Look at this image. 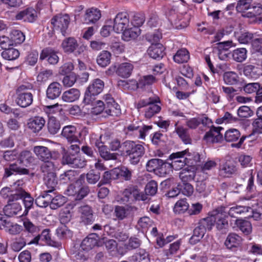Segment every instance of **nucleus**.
Returning <instances> with one entry per match:
<instances>
[{
  "instance_id": "obj_1",
  "label": "nucleus",
  "mask_w": 262,
  "mask_h": 262,
  "mask_svg": "<svg viewBox=\"0 0 262 262\" xmlns=\"http://www.w3.org/2000/svg\"><path fill=\"white\" fill-rule=\"evenodd\" d=\"M169 159L172 161L169 163L170 168L179 170L186 164L192 167L197 165V163L200 161V155L198 152L191 153L188 149H186L172 154Z\"/></svg>"
},
{
  "instance_id": "obj_2",
  "label": "nucleus",
  "mask_w": 262,
  "mask_h": 262,
  "mask_svg": "<svg viewBox=\"0 0 262 262\" xmlns=\"http://www.w3.org/2000/svg\"><path fill=\"white\" fill-rule=\"evenodd\" d=\"M166 15L171 23L178 29L185 28L189 25L190 15L186 12L178 13L176 8L167 10Z\"/></svg>"
},
{
  "instance_id": "obj_3",
  "label": "nucleus",
  "mask_w": 262,
  "mask_h": 262,
  "mask_svg": "<svg viewBox=\"0 0 262 262\" xmlns=\"http://www.w3.org/2000/svg\"><path fill=\"white\" fill-rule=\"evenodd\" d=\"M225 207H219L212 211L210 212L208 216L206 218L210 220L211 223V229L216 224V228L220 230L226 228L228 225V221L226 220V211Z\"/></svg>"
},
{
  "instance_id": "obj_4",
  "label": "nucleus",
  "mask_w": 262,
  "mask_h": 262,
  "mask_svg": "<svg viewBox=\"0 0 262 262\" xmlns=\"http://www.w3.org/2000/svg\"><path fill=\"white\" fill-rule=\"evenodd\" d=\"M156 81V78L151 75H145L141 77L137 82L135 80L129 81L119 80L118 84L119 86H122L125 89H135L137 88L145 89L154 83Z\"/></svg>"
},
{
  "instance_id": "obj_5",
  "label": "nucleus",
  "mask_w": 262,
  "mask_h": 262,
  "mask_svg": "<svg viewBox=\"0 0 262 262\" xmlns=\"http://www.w3.org/2000/svg\"><path fill=\"white\" fill-rule=\"evenodd\" d=\"M126 153L129 157L131 164L136 165L139 163L141 158L144 154V148L141 144H137L133 141L125 143Z\"/></svg>"
},
{
  "instance_id": "obj_6",
  "label": "nucleus",
  "mask_w": 262,
  "mask_h": 262,
  "mask_svg": "<svg viewBox=\"0 0 262 262\" xmlns=\"http://www.w3.org/2000/svg\"><path fill=\"white\" fill-rule=\"evenodd\" d=\"M33 88L32 84L21 85L17 90L16 102L19 106L26 107L31 105L33 102L32 94L26 91Z\"/></svg>"
},
{
  "instance_id": "obj_7",
  "label": "nucleus",
  "mask_w": 262,
  "mask_h": 262,
  "mask_svg": "<svg viewBox=\"0 0 262 262\" xmlns=\"http://www.w3.org/2000/svg\"><path fill=\"white\" fill-rule=\"evenodd\" d=\"M134 197L136 200L145 201L147 197L144 194L140 193L139 191L132 187L125 189L123 191H120L118 193L115 198L117 202L125 204L128 202L130 199Z\"/></svg>"
},
{
  "instance_id": "obj_8",
  "label": "nucleus",
  "mask_w": 262,
  "mask_h": 262,
  "mask_svg": "<svg viewBox=\"0 0 262 262\" xmlns=\"http://www.w3.org/2000/svg\"><path fill=\"white\" fill-rule=\"evenodd\" d=\"M134 68V65L130 62L121 63L117 66H112L106 71L108 75H111L114 72L120 77L124 78L129 77Z\"/></svg>"
},
{
  "instance_id": "obj_9",
  "label": "nucleus",
  "mask_w": 262,
  "mask_h": 262,
  "mask_svg": "<svg viewBox=\"0 0 262 262\" xmlns=\"http://www.w3.org/2000/svg\"><path fill=\"white\" fill-rule=\"evenodd\" d=\"M211 220L209 218L201 220L199 225L193 231V235L190 238V243H195L199 242L205 235L207 230H211Z\"/></svg>"
},
{
  "instance_id": "obj_10",
  "label": "nucleus",
  "mask_w": 262,
  "mask_h": 262,
  "mask_svg": "<svg viewBox=\"0 0 262 262\" xmlns=\"http://www.w3.org/2000/svg\"><path fill=\"white\" fill-rule=\"evenodd\" d=\"M129 25V15L125 12L118 13L113 20V31L116 33H121Z\"/></svg>"
},
{
  "instance_id": "obj_11",
  "label": "nucleus",
  "mask_w": 262,
  "mask_h": 262,
  "mask_svg": "<svg viewBox=\"0 0 262 262\" xmlns=\"http://www.w3.org/2000/svg\"><path fill=\"white\" fill-rule=\"evenodd\" d=\"M33 151L37 157L42 161H45V164L42 166V169L43 172H46L48 170L46 168H49V170L53 169V166L51 163L47 162L51 157V154L49 150L45 146H36L34 147Z\"/></svg>"
},
{
  "instance_id": "obj_12",
  "label": "nucleus",
  "mask_w": 262,
  "mask_h": 262,
  "mask_svg": "<svg viewBox=\"0 0 262 262\" xmlns=\"http://www.w3.org/2000/svg\"><path fill=\"white\" fill-rule=\"evenodd\" d=\"M81 181L77 180L74 184L70 185L67 189L69 195L76 196V200H81L89 192L88 186L81 187Z\"/></svg>"
},
{
  "instance_id": "obj_13",
  "label": "nucleus",
  "mask_w": 262,
  "mask_h": 262,
  "mask_svg": "<svg viewBox=\"0 0 262 262\" xmlns=\"http://www.w3.org/2000/svg\"><path fill=\"white\" fill-rule=\"evenodd\" d=\"M70 23V17L68 14H58L51 20V24L55 30L60 31L64 35Z\"/></svg>"
},
{
  "instance_id": "obj_14",
  "label": "nucleus",
  "mask_w": 262,
  "mask_h": 262,
  "mask_svg": "<svg viewBox=\"0 0 262 262\" xmlns=\"http://www.w3.org/2000/svg\"><path fill=\"white\" fill-rule=\"evenodd\" d=\"M257 9V11L259 9H261L260 6L256 7L252 4V0H240L238 2L236 9L239 12H244L246 10H251L250 11L248 12L246 15L247 17H253L256 15L258 13L255 9Z\"/></svg>"
},
{
  "instance_id": "obj_15",
  "label": "nucleus",
  "mask_w": 262,
  "mask_h": 262,
  "mask_svg": "<svg viewBox=\"0 0 262 262\" xmlns=\"http://www.w3.org/2000/svg\"><path fill=\"white\" fill-rule=\"evenodd\" d=\"M103 88L104 83L101 80L99 79L94 80L87 88L85 93L84 101H86L87 99L89 100V97L92 96L100 94L102 91Z\"/></svg>"
},
{
  "instance_id": "obj_16",
  "label": "nucleus",
  "mask_w": 262,
  "mask_h": 262,
  "mask_svg": "<svg viewBox=\"0 0 262 262\" xmlns=\"http://www.w3.org/2000/svg\"><path fill=\"white\" fill-rule=\"evenodd\" d=\"M105 102V113L111 116H118L121 114L119 105L116 103L110 95L104 96Z\"/></svg>"
},
{
  "instance_id": "obj_17",
  "label": "nucleus",
  "mask_w": 262,
  "mask_h": 262,
  "mask_svg": "<svg viewBox=\"0 0 262 262\" xmlns=\"http://www.w3.org/2000/svg\"><path fill=\"white\" fill-rule=\"evenodd\" d=\"M102 136L99 137L100 141L97 140L95 142V146L98 148L99 154L101 158L105 160H115L117 158V154H111L104 145V141H102Z\"/></svg>"
},
{
  "instance_id": "obj_18",
  "label": "nucleus",
  "mask_w": 262,
  "mask_h": 262,
  "mask_svg": "<svg viewBox=\"0 0 262 262\" xmlns=\"http://www.w3.org/2000/svg\"><path fill=\"white\" fill-rule=\"evenodd\" d=\"M222 129L221 127H212L207 132L204 137V139L208 143H218L220 142L223 139V136L220 131Z\"/></svg>"
},
{
  "instance_id": "obj_19",
  "label": "nucleus",
  "mask_w": 262,
  "mask_h": 262,
  "mask_svg": "<svg viewBox=\"0 0 262 262\" xmlns=\"http://www.w3.org/2000/svg\"><path fill=\"white\" fill-rule=\"evenodd\" d=\"M13 194H12V199L9 200L8 204L4 208V213L8 216L17 214L21 210L20 204L14 201L16 200V196L14 197Z\"/></svg>"
},
{
  "instance_id": "obj_20",
  "label": "nucleus",
  "mask_w": 262,
  "mask_h": 262,
  "mask_svg": "<svg viewBox=\"0 0 262 262\" xmlns=\"http://www.w3.org/2000/svg\"><path fill=\"white\" fill-rule=\"evenodd\" d=\"M106 248L112 256H117L118 254L123 255L126 251L123 249V244L118 245L114 239H109L105 242Z\"/></svg>"
},
{
  "instance_id": "obj_21",
  "label": "nucleus",
  "mask_w": 262,
  "mask_h": 262,
  "mask_svg": "<svg viewBox=\"0 0 262 262\" xmlns=\"http://www.w3.org/2000/svg\"><path fill=\"white\" fill-rule=\"evenodd\" d=\"M121 38L125 41H129L135 39L141 33L140 28L133 27L131 25L122 31Z\"/></svg>"
},
{
  "instance_id": "obj_22",
  "label": "nucleus",
  "mask_w": 262,
  "mask_h": 262,
  "mask_svg": "<svg viewBox=\"0 0 262 262\" xmlns=\"http://www.w3.org/2000/svg\"><path fill=\"white\" fill-rule=\"evenodd\" d=\"M16 190V193H14L13 195L16 196V200L23 199L26 208L25 211H28L33 204V199L24 191L21 187H19V189Z\"/></svg>"
},
{
  "instance_id": "obj_23",
  "label": "nucleus",
  "mask_w": 262,
  "mask_h": 262,
  "mask_svg": "<svg viewBox=\"0 0 262 262\" xmlns=\"http://www.w3.org/2000/svg\"><path fill=\"white\" fill-rule=\"evenodd\" d=\"M40 59L41 60L47 59L50 64H55L59 61L57 52L51 48L43 49L40 53Z\"/></svg>"
},
{
  "instance_id": "obj_24",
  "label": "nucleus",
  "mask_w": 262,
  "mask_h": 262,
  "mask_svg": "<svg viewBox=\"0 0 262 262\" xmlns=\"http://www.w3.org/2000/svg\"><path fill=\"white\" fill-rule=\"evenodd\" d=\"M98 236L96 234L92 233L85 238L81 244V249L86 251L92 249L96 245L100 246L97 242Z\"/></svg>"
},
{
  "instance_id": "obj_25",
  "label": "nucleus",
  "mask_w": 262,
  "mask_h": 262,
  "mask_svg": "<svg viewBox=\"0 0 262 262\" xmlns=\"http://www.w3.org/2000/svg\"><path fill=\"white\" fill-rule=\"evenodd\" d=\"M79 211L80 213L81 221L84 224H91L94 221L93 211L90 206L88 205L81 206Z\"/></svg>"
},
{
  "instance_id": "obj_26",
  "label": "nucleus",
  "mask_w": 262,
  "mask_h": 262,
  "mask_svg": "<svg viewBox=\"0 0 262 262\" xmlns=\"http://www.w3.org/2000/svg\"><path fill=\"white\" fill-rule=\"evenodd\" d=\"M100 17V11L97 8H91L86 10L84 20L86 24H93L98 21Z\"/></svg>"
},
{
  "instance_id": "obj_27",
  "label": "nucleus",
  "mask_w": 262,
  "mask_h": 262,
  "mask_svg": "<svg viewBox=\"0 0 262 262\" xmlns=\"http://www.w3.org/2000/svg\"><path fill=\"white\" fill-rule=\"evenodd\" d=\"M80 96V93L78 89L72 88L63 93L61 99L64 102L71 103L78 100Z\"/></svg>"
},
{
  "instance_id": "obj_28",
  "label": "nucleus",
  "mask_w": 262,
  "mask_h": 262,
  "mask_svg": "<svg viewBox=\"0 0 262 262\" xmlns=\"http://www.w3.org/2000/svg\"><path fill=\"white\" fill-rule=\"evenodd\" d=\"M164 47L159 43H152L149 47L147 52L148 55L154 59H159L164 55Z\"/></svg>"
},
{
  "instance_id": "obj_29",
  "label": "nucleus",
  "mask_w": 262,
  "mask_h": 262,
  "mask_svg": "<svg viewBox=\"0 0 262 262\" xmlns=\"http://www.w3.org/2000/svg\"><path fill=\"white\" fill-rule=\"evenodd\" d=\"M77 40L73 37L65 38L62 42L61 48L66 53H73L78 47Z\"/></svg>"
},
{
  "instance_id": "obj_30",
  "label": "nucleus",
  "mask_w": 262,
  "mask_h": 262,
  "mask_svg": "<svg viewBox=\"0 0 262 262\" xmlns=\"http://www.w3.org/2000/svg\"><path fill=\"white\" fill-rule=\"evenodd\" d=\"M45 124V119L41 117H35L30 119L28 123V127L33 132L40 131Z\"/></svg>"
},
{
  "instance_id": "obj_31",
  "label": "nucleus",
  "mask_w": 262,
  "mask_h": 262,
  "mask_svg": "<svg viewBox=\"0 0 262 262\" xmlns=\"http://www.w3.org/2000/svg\"><path fill=\"white\" fill-rule=\"evenodd\" d=\"M242 242V237L236 234H229L225 240V245L228 249H232L233 248L239 246Z\"/></svg>"
},
{
  "instance_id": "obj_32",
  "label": "nucleus",
  "mask_w": 262,
  "mask_h": 262,
  "mask_svg": "<svg viewBox=\"0 0 262 262\" xmlns=\"http://www.w3.org/2000/svg\"><path fill=\"white\" fill-rule=\"evenodd\" d=\"M61 85L58 82L51 83L47 90V96L50 99L57 98L61 94Z\"/></svg>"
},
{
  "instance_id": "obj_33",
  "label": "nucleus",
  "mask_w": 262,
  "mask_h": 262,
  "mask_svg": "<svg viewBox=\"0 0 262 262\" xmlns=\"http://www.w3.org/2000/svg\"><path fill=\"white\" fill-rule=\"evenodd\" d=\"M140 124L141 125H138L134 124H132L128 126L127 129L130 131H138L139 133V138L141 139H144L149 131L151 129V126L144 125L141 123Z\"/></svg>"
},
{
  "instance_id": "obj_34",
  "label": "nucleus",
  "mask_w": 262,
  "mask_h": 262,
  "mask_svg": "<svg viewBox=\"0 0 262 262\" xmlns=\"http://www.w3.org/2000/svg\"><path fill=\"white\" fill-rule=\"evenodd\" d=\"M76 132V128L74 126L68 125L63 128L62 135L66 137L69 141L75 142L77 140Z\"/></svg>"
},
{
  "instance_id": "obj_35",
  "label": "nucleus",
  "mask_w": 262,
  "mask_h": 262,
  "mask_svg": "<svg viewBox=\"0 0 262 262\" xmlns=\"http://www.w3.org/2000/svg\"><path fill=\"white\" fill-rule=\"evenodd\" d=\"M46 170L50 171L49 168H46ZM52 169L50 170L51 171ZM45 181L47 186L50 188V189L46 191V192H51L53 190V188L57 184V180L56 179V176L55 173L52 171L48 173L46 177L45 178Z\"/></svg>"
},
{
  "instance_id": "obj_36",
  "label": "nucleus",
  "mask_w": 262,
  "mask_h": 262,
  "mask_svg": "<svg viewBox=\"0 0 262 262\" xmlns=\"http://www.w3.org/2000/svg\"><path fill=\"white\" fill-rule=\"evenodd\" d=\"M251 210V208L249 207L235 205L230 208L228 214L232 217H235L237 215L245 214Z\"/></svg>"
},
{
  "instance_id": "obj_37",
  "label": "nucleus",
  "mask_w": 262,
  "mask_h": 262,
  "mask_svg": "<svg viewBox=\"0 0 262 262\" xmlns=\"http://www.w3.org/2000/svg\"><path fill=\"white\" fill-rule=\"evenodd\" d=\"M232 56L234 61L242 62L247 57V50L245 48H237L232 51Z\"/></svg>"
},
{
  "instance_id": "obj_38",
  "label": "nucleus",
  "mask_w": 262,
  "mask_h": 262,
  "mask_svg": "<svg viewBox=\"0 0 262 262\" xmlns=\"http://www.w3.org/2000/svg\"><path fill=\"white\" fill-rule=\"evenodd\" d=\"M22 185V181H18L13 184L11 189L9 187L3 188L0 191V194L3 198H7L10 195V200H12V194L16 193V190L18 189L19 187H21Z\"/></svg>"
},
{
  "instance_id": "obj_39",
  "label": "nucleus",
  "mask_w": 262,
  "mask_h": 262,
  "mask_svg": "<svg viewBox=\"0 0 262 262\" xmlns=\"http://www.w3.org/2000/svg\"><path fill=\"white\" fill-rule=\"evenodd\" d=\"M43 110L49 118L54 117V115H59L62 111V105L56 103L52 105L45 106Z\"/></svg>"
},
{
  "instance_id": "obj_40",
  "label": "nucleus",
  "mask_w": 262,
  "mask_h": 262,
  "mask_svg": "<svg viewBox=\"0 0 262 262\" xmlns=\"http://www.w3.org/2000/svg\"><path fill=\"white\" fill-rule=\"evenodd\" d=\"M111 54L107 51H102L97 58V62L101 67H105L111 62Z\"/></svg>"
},
{
  "instance_id": "obj_41",
  "label": "nucleus",
  "mask_w": 262,
  "mask_h": 262,
  "mask_svg": "<svg viewBox=\"0 0 262 262\" xmlns=\"http://www.w3.org/2000/svg\"><path fill=\"white\" fill-rule=\"evenodd\" d=\"M235 171V166L230 162H227L221 165L220 170L221 175L227 177H229Z\"/></svg>"
},
{
  "instance_id": "obj_42",
  "label": "nucleus",
  "mask_w": 262,
  "mask_h": 262,
  "mask_svg": "<svg viewBox=\"0 0 262 262\" xmlns=\"http://www.w3.org/2000/svg\"><path fill=\"white\" fill-rule=\"evenodd\" d=\"M235 224L245 235H249L251 233L252 227L250 222L242 219H237Z\"/></svg>"
},
{
  "instance_id": "obj_43",
  "label": "nucleus",
  "mask_w": 262,
  "mask_h": 262,
  "mask_svg": "<svg viewBox=\"0 0 262 262\" xmlns=\"http://www.w3.org/2000/svg\"><path fill=\"white\" fill-rule=\"evenodd\" d=\"M189 59V52L185 49H182L178 50L173 56L174 61L178 63L186 62Z\"/></svg>"
},
{
  "instance_id": "obj_44",
  "label": "nucleus",
  "mask_w": 262,
  "mask_h": 262,
  "mask_svg": "<svg viewBox=\"0 0 262 262\" xmlns=\"http://www.w3.org/2000/svg\"><path fill=\"white\" fill-rule=\"evenodd\" d=\"M189 204L186 199H183L178 201L173 207V211L176 213L182 214L186 211H188Z\"/></svg>"
},
{
  "instance_id": "obj_45",
  "label": "nucleus",
  "mask_w": 262,
  "mask_h": 262,
  "mask_svg": "<svg viewBox=\"0 0 262 262\" xmlns=\"http://www.w3.org/2000/svg\"><path fill=\"white\" fill-rule=\"evenodd\" d=\"M28 170L20 166H18L16 164H11L8 168H5V176L8 177L14 173H27Z\"/></svg>"
},
{
  "instance_id": "obj_46",
  "label": "nucleus",
  "mask_w": 262,
  "mask_h": 262,
  "mask_svg": "<svg viewBox=\"0 0 262 262\" xmlns=\"http://www.w3.org/2000/svg\"><path fill=\"white\" fill-rule=\"evenodd\" d=\"M19 52L17 50L9 48V47L2 53L3 58L8 60H15L19 57Z\"/></svg>"
},
{
  "instance_id": "obj_47",
  "label": "nucleus",
  "mask_w": 262,
  "mask_h": 262,
  "mask_svg": "<svg viewBox=\"0 0 262 262\" xmlns=\"http://www.w3.org/2000/svg\"><path fill=\"white\" fill-rule=\"evenodd\" d=\"M235 36L240 43L247 44L250 42L252 38V34L248 32H236Z\"/></svg>"
},
{
  "instance_id": "obj_48",
  "label": "nucleus",
  "mask_w": 262,
  "mask_h": 262,
  "mask_svg": "<svg viewBox=\"0 0 262 262\" xmlns=\"http://www.w3.org/2000/svg\"><path fill=\"white\" fill-rule=\"evenodd\" d=\"M223 80L226 84L233 85L238 82V76L234 72H227L223 75Z\"/></svg>"
},
{
  "instance_id": "obj_49",
  "label": "nucleus",
  "mask_w": 262,
  "mask_h": 262,
  "mask_svg": "<svg viewBox=\"0 0 262 262\" xmlns=\"http://www.w3.org/2000/svg\"><path fill=\"white\" fill-rule=\"evenodd\" d=\"M241 136L239 132L235 128H230L225 133L224 138L227 142L236 141Z\"/></svg>"
},
{
  "instance_id": "obj_50",
  "label": "nucleus",
  "mask_w": 262,
  "mask_h": 262,
  "mask_svg": "<svg viewBox=\"0 0 262 262\" xmlns=\"http://www.w3.org/2000/svg\"><path fill=\"white\" fill-rule=\"evenodd\" d=\"M177 125V123L176 124V126ZM175 131L185 144L190 143V139L187 129L183 126H178L176 127Z\"/></svg>"
},
{
  "instance_id": "obj_51",
  "label": "nucleus",
  "mask_w": 262,
  "mask_h": 262,
  "mask_svg": "<svg viewBox=\"0 0 262 262\" xmlns=\"http://www.w3.org/2000/svg\"><path fill=\"white\" fill-rule=\"evenodd\" d=\"M32 160L31 153L29 151H23L18 154V162L23 166H27Z\"/></svg>"
},
{
  "instance_id": "obj_52",
  "label": "nucleus",
  "mask_w": 262,
  "mask_h": 262,
  "mask_svg": "<svg viewBox=\"0 0 262 262\" xmlns=\"http://www.w3.org/2000/svg\"><path fill=\"white\" fill-rule=\"evenodd\" d=\"M48 128L50 134L55 135L57 134L60 128L59 122L55 117H50L48 122Z\"/></svg>"
},
{
  "instance_id": "obj_53",
  "label": "nucleus",
  "mask_w": 262,
  "mask_h": 262,
  "mask_svg": "<svg viewBox=\"0 0 262 262\" xmlns=\"http://www.w3.org/2000/svg\"><path fill=\"white\" fill-rule=\"evenodd\" d=\"M10 38L12 42L13 46H16L24 41L25 36L24 34L20 31L13 30L10 34Z\"/></svg>"
},
{
  "instance_id": "obj_54",
  "label": "nucleus",
  "mask_w": 262,
  "mask_h": 262,
  "mask_svg": "<svg viewBox=\"0 0 262 262\" xmlns=\"http://www.w3.org/2000/svg\"><path fill=\"white\" fill-rule=\"evenodd\" d=\"M156 102H157V101L147 105L145 110V116L146 118H150L155 114L160 112L161 107Z\"/></svg>"
},
{
  "instance_id": "obj_55",
  "label": "nucleus",
  "mask_w": 262,
  "mask_h": 262,
  "mask_svg": "<svg viewBox=\"0 0 262 262\" xmlns=\"http://www.w3.org/2000/svg\"><path fill=\"white\" fill-rule=\"evenodd\" d=\"M56 234L60 238L63 239L71 238L73 234L65 225L61 224L56 229Z\"/></svg>"
},
{
  "instance_id": "obj_56",
  "label": "nucleus",
  "mask_w": 262,
  "mask_h": 262,
  "mask_svg": "<svg viewBox=\"0 0 262 262\" xmlns=\"http://www.w3.org/2000/svg\"><path fill=\"white\" fill-rule=\"evenodd\" d=\"M195 172L193 170L185 168L180 172V178L182 183H187L193 180Z\"/></svg>"
},
{
  "instance_id": "obj_57",
  "label": "nucleus",
  "mask_w": 262,
  "mask_h": 262,
  "mask_svg": "<svg viewBox=\"0 0 262 262\" xmlns=\"http://www.w3.org/2000/svg\"><path fill=\"white\" fill-rule=\"evenodd\" d=\"M134 262H150L148 254L144 250H140L132 257Z\"/></svg>"
},
{
  "instance_id": "obj_58",
  "label": "nucleus",
  "mask_w": 262,
  "mask_h": 262,
  "mask_svg": "<svg viewBox=\"0 0 262 262\" xmlns=\"http://www.w3.org/2000/svg\"><path fill=\"white\" fill-rule=\"evenodd\" d=\"M77 173L74 170H68L60 176V181L62 183H68L76 180Z\"/></svg>"
},
{
  "instance_id": "obj_59",
  "label": "nucleus",
  "mask_w": 262,
  "mask_h": 262,
  "mask_svg": "<svg viewBox=\"0 0 262 262\" xmlns=\"http://www.w3.org/2000/svg\"><path fill=\"white\" fill-rule=\"evenodd\" d=\"M67 202V198L61 195H57L53 198L50 203V207L52 209L57 208L62 206Z\"/></svg>"
},
{
  "instance_id": "obj_60",
  "label": "nucleus",
  "mask_w": 262,
  "mask_h": 262,
  "mask_svg": "<svg viewBox=\"0 0 262 262\" xmlns=\"http://www.w3.org/2000/svg\"><path fill=\"white\" fill-rule=\"evenodd\" d=\"M158 189V185L156 181H150L146 185L145 188V195H154L157 192Z\"/></svg>"
},
{
  "instance_id": "obj_61",
  "label": "nucleus",
  "mask_w": 262,
  "mask_h": 262,
  "mask_svg": "<svg viewBox=\"0 0 262 262\" xmlns=\"http://www.w3.org/2000/svg\"><path fill=\"white\" fill-rule=\"evenodd\" d=\"M159 162H161V159H152L149 160L146 164V170L149 172H154L156 173V171L158 170Z\"/></svg>"
},
{
  "instance_id": "obj_62",
  "label": "nucleus",
  "mask_w": 262,
  "mask_h": 262,
  "mask_svg": "<svg viewBox=\"0 0 262 262\" xmlns=\"http://www.w3.org/2000/svg\"><path fill=\"white\" fill-rule=\"evenodd\" d=\"M113 20H106L105 25L102 28L100 33L103 37H107L110 35L111 32L113 30Z\"/></svg>"
},
{
  "instance_id": "obj_63",
  "label": "nucleus",
  "mask_w": 262,
  "mask_h": 262,
  "mask_svg": "<svg viewBox=\"0 0 262 262\" xmlns=\"http://www.w3.org/2000/svg\"><path fill=\"white\" fill-rule=\"evenodd\" d=\"M151 220L147 216H143L139 220L137 226L142 230H146L151 226Z\"/></svg>"
},
{
  "instance_id": "obj_64",
  "label": "nucleus",
  "mask_w": 262,
  "mask_h": 262,
  "mask_svg": "<svg viewBox=\"0 0 262 262\" xmlns=\"http://www.w3.org/2000/svg\"><path fill=\"white\" fill-rule=\"evenodd\" d=\"M105 108V104L101 100H97L94 103L91 112L94 115H98L102 112Z\"/></svg>"
}]
</instances>
